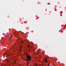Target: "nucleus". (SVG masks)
Returning <instances> with one entry per match:
<instances>
[{"label": "nucleus", "mask_w": 66, "mask_h": 66, "mask_svg": "<svg viewBox=\"0 0 66 66\" xmlns=\"http://www.w3.org/2000/svg\"><path fill=\"white\" fill-rule=\"evenodd\" d=\"M34 65L35 66H36L37 65V64H36V63H35Z\"/></svg>", "instance_id": "4"}, {"label": "nucleus", "mask_w": 66, "mask_h": 66, "mask_svg": "<svg viewBox=\"0 0 66 66\" xmlns=\"http://www.w3.org/2000/svg\"><path fill=\"white\" fill-rule=\"evenodd\" d=\"M14 63H16V62H14Z\"/></svg>", "instance_id": "15"}, {"label": "nucleus", "mask_w": 66, "mask_h": 66, "mask_svg": "<svg viewBox=\"0 0 66 66\" xmlns=\"http://www.w3.org/2000/svg\"><path fill=\"white\" fill-rule=\"evenodd\" d=\"M6 61H8V60L6 59Z\"/></svg>", "instance_id": "6"}, {"label": "nucleus", "mask_w": 66, "mask_h": 66, "mask_svg": "<svg viewBox=\"0 0 66 66\" xmlns=\"http://www.w3.org/2000/svg\"><path fill=\"white\" fill-rule=\"evenodd\" d=\"M49 56H48V57H47V58H49Z\"/></svg>", "instance_id": "10"}, {"label": "nucleus", "mask_w": 66, "mask_h": 66, "mask_svg": "<svg viewBox=\"0 0 66 66\" xmlns=\"http://www.w3.org/2000/svg\"><path fill=\"white\" fill-rule=\"evenodd\" d=\"M26 57H27V62L30 61L31 60V56L29 55H28L26 56Z\"/></svg>", "instance_id": "1"}, {"label": "nucleus", "mask_w": 66, "mask_h": 66, "mask_svg": "<svg viewBox=\"0 0 66 66\" xmlns=\"http://www.w3.org/2000/svg\"><path fill=\"white\" fill-rule=\"evenodd\" d=\"M12 37V36H10V37Z\"/></svg>", "instance_id": "12"}, {"label": "nucleus", "mask_w": 66, "mask_h": 66, "mask_svg": "<svg viewBox=\"0 0 66 66\" xmlns=\"http://www.w3.org/2000/svg\"><path fill=\"white\" fill-rule=\"evenodd\" d=\"M28 47H30V46L29 45H28Z\"/></svg>", "instance_id": "14"}, {"label": "nucleus", "mask_w": 66, "mask_h": 66, "mask_svg": "<svg viewBox=\"0 0 66 66\" xmlns=\"http://www.w3.org/2000/svg\"><path fill=\"white\" fill-rule=\"evenodd\" d=\"M11 38H12V37H10V39H11Z\"/></svg>", "instance_id": "9"}, {"label": "nucleus", "mask_w": 66, "mask_h": 66, "mask_svg": "<svg viewBox=\"0 0 66 66\" xmlns=\"http://www.w3.org/2000/svg\"><path fill=\"white\" fill-rule=\"evenodd\" d=\"M60 31H62V30H60V31H59V32H60Z\"/></svg>", "instance_id": "7"}, {"label": "nucleus", "mask_w": 66, "mask_h": 66, "mask_svg": "<svg viewBox=\"0 0 66 66\" xmlns=\"http://www.w3.org/2000/svg\"><path fill=\"white\" fill-rule=\"evenodd\" d=\"M22 45H21L20 47V49H19V50L20 51H21V50H22Z\"/></svg>", "instance_id": "2"}, {"label": "nucleus", "mask_w": 66, "mask_h": 66, "mask_svg": "<svg viewBox=\"0 0 66 66\" xmlns=\"http://www.w3.org/2000/svg\"><path fill=\"white\" fill-rule=\"evenodd\" d=\"M47 58H46L44 60L45 61V63H47Z\"/></svg>", "instance_id": "3"}, {"label": "nucleus", "mask_w": 66, "mask_h": 66, "mask_svg": "<svg viewBox=\"0 0 66 66\" xmlns=\"http://www.w3.org/2000/svg\"><path fill=\"white\" fill-rule=\"evenodd\" d=\"M23 34H24V32H22Z\"/></svg>", "instance_id": "13"}, {"label": "nucleus", "mask_w": 66, "mask_h": 66, "mask_svg": "<svg viewBox=\"0 0 66 66\" xmlns=\"http://www.w3.org/2000/svg\"><path fill=\"white\" fill-rule=\"evenodd\" d=\"M23 40H22V41L21 42V43H23Z\"/></svg>", "instance_id": "5"}, {"label": "nucleus", "mask_w": 66, "mask_h": 66, "mask_svg": "<svg viewBox=\"0 0 66 66\" xmlns=\"http://www.w3.org/2000/svg\"><path fill=\"white\" fill-rule=\"evenodd\" d=\"M50 65V64L49 63H48V66H49Z\"/></svg>", "instance_id": "8"}, {"label": "nucleus", "mask_w": 66, "mask_h": 66, "mask_svg": "<svg viewBox=\"0 0 66 66\" xmlns=\"http://www.w3.org/2000/svg\"><path fill=\"white\" fill-rule=\"evenodd\" d=\"M27 65H29V63H27Z\"/></svg>", "instance_id": "11"}]
</instances>
